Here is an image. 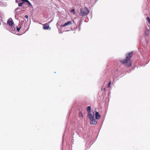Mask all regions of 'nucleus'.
I'll list each match as a JSON object with an SVG mask.
<instances>
[{
	"label": "nucleus",
	"instance_id": "nucleus-11",
	"mask_svg": "<svg viewBox=\"0 0 150 150\" xmlns=\"http://www.w3.org/2000/svg\"><path fill=\"white\" fill-rule=\"evenodd\" d=\"M79 117L81 118V119H82L83 117V115L81 112H80L79 113Z\"/></svg>",
	"mask_w": 150,
	"mask_h": 150
},
{
	"label": "nucleus",
	"instance_id": "nucleus-12",
	"mask_svg": "<svg viewBox=\"0 0 150 150\" xmlns=\"http://www.w3.org/2000/svg\"><path fill=\"white\" fill-rule=\"evenodd\" d=\"M24 4V3L23 2H21L18 4V6H22Z\"/></svg>",
	"mask_w": 150,
	"mask_h": 150
},
{
	"label": "nucleus",
	"instance_id": "nucleus-1",
	"mask_svg": "<svg viewBox=\"0 0 150 150\" xmlns=\"http://www.w3.org/2000/svg\"><path fill=\"white\" fill-rule=\"evenodd\" d=\"M132 54L133 52H131L126 54V59L120 60V62L122 64L125 65L126 67H131V64L130 59L132 57Z\"/></svg>",
	"mask_w": 150,
	"mask_h": 150
},
{
	"label": "nucleus",
	"instance_id": "nucleus-10",
	"mask_svg": "<svg viewBox=\"0 0 150 150\" xmlns=\"http://www.w3.org/2000/svg\"><path fill=\"white\" fill-rule=\"evenodd\" d=\"M21 1H22V2H27L28 3V5H31V4L30 2L28 1V0H21Z\"/></svg>",
	"mask_w": 150,
	"mask_h": 150
},
{
	"label": "nucleus",
	"instance_id": "nucleus-14",
	"mask_svg": "<svg viewBox=\"0 0 150 150\" xmlns=\"http://www.w3.org/2000/svg\"><path fill=\"white\" fill-rule=\"evenodd\" d=\"M146 19L147 20L148 22L150 23V18L149 17H147L146 18Z\"/></svg>",
	"mask_w": 150,
	"mask_h": 150
},
{
	"label": "nucleus",
	"instance_id": "nucleus-13",
	"mask_svg": "<svg viewBox=\"0 0 150 150\" xmlns=\"http://www.w3.org/2000/svg\"><path fill=\"white\" fill-rule=\"evenodd\" d=\"M21 28V26H20L19 27H17V30L18 31H20V29Z\"/></svg>",
	"mask_w": 150,
	"mask_h": 150
},
{
	"label": "nucleus",
	"instance_id": "nucleus-18",
	"mask_svg": "<svg viewBox=\"0 0 150 150\" xmlns=\"http://www.w3.org/2000/svg\"><path fill=\"white\" fill-rule=\"evenodd\" d=\"M105 88H103V91H105Z\"/></svg>",
	"mask_w": 150,
	"mask_h": 150
},
{
	"label": "nucleus",
	"instance_id": "nucleus-19",
	"mask_svg": "<svg viewBox=\"0 0 150 150\" xmlns=\"http://www.w3.org/2000/svg\"><path fill=\"white\" fill-rule=\"evenodd\" d=\"M50 22H51L50 21H49V22H48V23H50Z\"/></svg>",
	"mask_w": 150,
	"mask_h": 150
},
{
	"label": "nucleus",
	"instance_id": "nucleus-6",
	"mask_svg": "<svg viewBox=\"0 0 150 150\" xmlns=\"http://www.w3.org/2000/svg\"><path fill=\"white\" fill-rule=\"evenodd\" d=\"M43 25V28L44 30H48L49 28L50 29L51 28H50L49 27V25L47 23Z\"/></svg>",
	"mask_w": 150,
	"mask_h": 150
},
{
	"label": "nucleus",
	"instance_id": "nucleus-9",
	"mask_svg": "<svg viewBox=\"0 0 150 150\" xmlns=\"http://www.w3.org/2000/svg\"><path fill=\"white\" fill-rule=\"evenodd\" d=\"M91 107L90 106H88L87 108V111L88 112V114L89 113H91Z\"/></svg>",
	"mask_w": 150,
	"mask_h": 150
},
{
	"label": "nucleus",
	"instance_id": "nucleus-2",
	"mask_svg": "<svg viewBox=\"0 0 150 150\" xmlns=\"http://www.w3.org/2000/svg\"><path fill=\"white\" fill-rule=\"evenodd\" d=\"M89 12V11L86 7L80 9V12L79 13L80 16H85L88 14Z\"/></svg>",
	"mask_w": 150,
	"mask_h": 150
},
{
	"label": "nucleus",
	"instance_id": "nucleus-4",
	"mask_svg": "<svg viewBox=\"0 0 150 150\" xmlns=\"http://www.w3.org/2000/svg\"><path fill=\"white\" fill-rule=\"evenodd\" d=\"M7 23L10 26H12L14 24V23L12 19L11 18H10L8 19L7 21Z\"/></svg>",
	"mask_w": 150,
	"mask_h": 150
},
{
	"label": "nucleus",
	"instance_id": "nucleus-15",
	"mask_svg": "<svg viewBox=\"0 0 150 150\" xmlns=\"http://www.w3.org/2000/svg\"><path fill=\"white\" fill-rule=\"evenodd\" d=\"M111 81H110L109 82V83L108 85V87L109 88L110 87V86L111 84Z\"/></svg>",
	"mask_w": 150,
	"mask_h": 150
},
{
	"label": "nucleus",
	"instance_id": "nucleus-7",
	"mask_svg": "<svg viewBox=\"0 0 150 150\" xmlns=\"http://www.w3.org/2000/svg\"><path fill=\"white\" fill-rule=\"evenodd\" d=\"M100 115L98 112H95V118L96 119H99L100 117Z\"/></svg>",
	"mask_w": 150,
	"mask_h": 150
},
{
	"label": "nucleus",
	"instance_id": "nucleus-8",
	"mask_svg": "<svg viewBox=\"0 0 150 150\" xmlns=\"http://www.w3.org/2000/svg\"><path fill=\"white\" fill-rule=\"evenodd\" d=\"M149 29H147L145 30L144 34L145 36L148 35L149 33Z\"/></svg>",
	"mask_w": 150,
	"mask_h": 150
},
{
	"label": "nucleus",
	"instance_id": "nucleus-20",
	"mask_svg": "<svg viewBox=\"0 0 150 150\" xmlns=\"http://www.w3.org/2000/svg\"><path fill=\"white\" fill-rule=\"evenodd\" d=\"M18 0H16V1H18Z\"/></svg>",
	"mask_w": 150,
	"mask_h": 150
},
{
	"label": "nucleus",
	"instance_id": "nucleus-5",
	"mask_svg": "<svg viewBox=\"0 0 150 150\" xmlns=\"http://www.w3.org/2000/svg\"><path fill=\"white\" fill-rule=\"evenodd\" d=\"M72 24V23L71 21H68L65 23L64 24L61 25V27H64L67 25H71Z\"/></svg>",
	"mask_w": 150,
	"mask_h": 150
},
{
	"label": "nucleus",
	"instance_id": "nucleus-16",
	"mask_svg": "<svg viewBox=\"0 0 150 150\" xmlns=\"http://www.w3.org/2000/svg\"><path fill=\"white\" fill-rule=\"evenodd\" d=\"M71 12H72L74 13V14L75 13V10L74 9H73L71 10Z\"/></svg>",
	"mask_w": 150,
	"mask_h": 150
},
{
	"label": "nucleus",
	"instance_id": "nucleus-17",
	"mask_svg": "<svg viewBox=\"0 0 150 150\" xmlns=\"http://www.w3.org/2000/svg\"><path fill=\"white\" fill-rule=\"evenodd\" d=\"M25 18H28V16H27V15H25Z\"/></svg>",
	"mask_w": 150,
	"mask_h": 150
},
{
	"label": "nucleus",
	"instance_id": "nucleus-3",
	"mask_svg": "<svg viewBox=\"0 0 150 150\" xmlns=\"http://www.w3.org/2000/svg\"><path fill=\"white\" fill-rule=\"evenodd\" d=\"M88 116L89 119L91 120L90 124L92 125H96L97 124V121L95 119L94 116H93L91 113L89 112Z\"/></svg>",
	"mask_w": 150,
	"mask_h": 150
}]
</instances>
